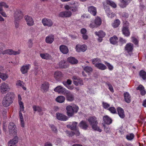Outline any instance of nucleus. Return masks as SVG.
Listing matches in <instances>:
<instances>
[{
  "label": "nucleus",
  "instance_id": "obj_1",
  "mask_svg": "<svg viewBox=\"0 0 146 146\" xmlns=\"http://www.w3.org/2000/svg\"><path fill=\"white\" fill-rule=\"evenodd\" d=\"M15 96L14 93L12 92H8L2 101V104L5 107L9 106L13 102L12 99Z\"/></svg>",
  "mask_w": 146,
  "mask_h": 146
},
{
  "label": "nucleus",
  "instance_id": "obj_2",
  "mask_svg": "<svg viewBox=\"0 0 146 146\" xmlns=\"http://www.w3.org/2000/svg\"><path fill=\"white\" fill-rule=\"evenodd\" d=\"M88 121L90 125L92 126L93 129L100 132L102 131V129L98 126V122L97 118L95 116L90 117L88 119Z\"/></svg>",
  "mask_w": 146,
  "mask_h": 146
},
{
  "label": "nucleus",
  "instance_id": "obj_3",
  "mask_svg": "<svg viewBox=\"0 0 146 146\" xmlns=\"http://www.w3.org/2000/svg\"><path fill=\"white\" fill-rule=\"evenodd\" d=\"M79 109L78 107L75 104L68 106L66 107L67 115L69 116H72L75 113H77Z\"/></svg>",
  "mask_w": 146,
  "mask_h": 146
},
{
  "label": "nucleus",
  "instance_id": "obj_4",
  "mask_svg": "<svg viewBox=\"0 0 146 146\" xmlns=\"http://www.w3.org/2000/svg\"><path fill=\"white\" fill-rule=\"evenodd\" d=\"M19 116L20 119V122L21 125V126L22 127H25V122L23 118V114L22 112L24 113V106L23 103L22 102H20L19 103Z\"/></svg>",
  "mask_w": 146,
  "mask_h": 146
},
{
  "label": "nucleus",
  "instance_id": "obj_5",
  "mask_svg": "<svg viewBox=\"0 0 146 146\" xmlns=\"http://www.w3.org/2000/svg\"><path fill=\"white\" fill-rule=\"evenodd\" d=\"M102 22L101 19L100 17H97L94 20L91 21L89 27L91 28H97L100 25Z\"/></svg>",
  "mask_w": 146,
  "mask_h": 146
},
{
  "label": "nucleus",
  "instance_id": "obj_6",
  "mask_svg": "<svg viewBox=\"0 0 146 146\" xmlns=\"http://www.w3.org/2000/svg\"><path fill=\"white\" fill-rule=\"evenodd\" d=\"M123 25L122 28V33L125 36H129L130 35V33L129 31V24L127 21H125L123 22Z\"/></svg>",
  "mask_w": 146,
  "mask_h": 146
},
{
  "label": "nucleus",
  "instance_id": "obj_7",
  "mask_svg": "<svg viewBox=\"0 0 146 146\" xmlns=\"http://www.w3.org/2000/svg\"><path fill=\"white\" fill-rule=\"evenodd\" d=\"M10 87L9 84L5 82L2 83L0 88V91L2 94H5L9 92L10 90Z\"/></svg>",
  "mask_w": 146,
  "mask_h": 146
},
{
  "label": "nucleus",
  "instance_id": "obj_8",
  "mask_svg": "<svg viewBox=\"0 0 146 146\" xmlns=\"http://www.w3.org/2000/svg\"><path fill=\"white\" fill-rule=\"evenodd\" d=\"M103 5L104 9L105 7H106L107 9L108 8L110 9L109 6L108 5H110L113 8H115L117 7L116 4L114 2L110 0H106L103 2Z\"/></svg>",
  "mask_w": 146,
  "mask_h": 146
},
{
  "label": "nucleus",
  "instance_id": "obj_9",
  "mask_svg": "<svg viewBox=\"0 0 146 146\" xmlns=\"http://www.w3.org/2000/svg\"><path fill=\"white\" fill-rule=\"evenodd\" d=\"M76 4L75 2L74 3H69V5L66 4L64 6V8L66 10H71L72 12H75L77 11L78 9V6L76 7L74 6L73 5Z\"/></svg>",
  "mask_w": 146,
  "mask_h": 146
},
{
  "label": "nucleus",
  "instance_id": "obj_10",
  "mask_svg": "<svg viewBox=\"0 0 146 146\" xmlns=\"http://www.w3.org/2000/svg\"><path fill=\"white\" fill-rule=\"evenodd\" d=\"M8 128L10 134L13 136H15L16 135L17 132L15 126L13 123H10L8 126Z\"/></svg>",
  "mask_w": 146,
  "mask_h": 146
},
{
  "label": "nucleus",
  "instance_id": "obj_11",
  "mask_svg": "<svg viewBox=\"0 0 146 146\" xmlns=\"http://www.w3.org/2000/svg\"><path fill=\"white\" fill-rule=\"evenodd\" d=\"M72 79L73 80V84L76 86L79 85L82 86L83 85L84 82L82 80L81 78L74 76L72 77Z\"/></svg>",
  "mask_w": 146,
  "mask_h": 146
},
{
  "label": "nucleus",
  "instance_id": "obj_12",
  "mask_svg": "<svg viewBox=\"0 0 146 146\" xmlns=\"http://www.w3.org/2000/svg\"><path fill=\"white\" fill-rule=\"evenodd\" d=\"M42 23L44 26L51 27L53 25L52 21L50 19L44 18L42 20Z\"/></svg>",
  "mask_w": 146,
  "mask_h": 146
},
{
  "label": "nucleus",
  "instance_id": "obj_13",
  "mask_svg": "<svg viewBox=\"0 0 146 146\" xmlns=\"http://www.w3.org/2000/svg\"><path fill=\"white\" fill-rule=\"evenodd\" d=\"M87 48V46L85 44H78L76 45L75 47L76 51L78 52H84L86 51Z\"/></svg>",
  "mask_w": 146,
  "mask_h": 146
},
{
  "label": "nucleus",
  "instance_id": "obj_14",
  "mask_svg": "<svg viewBox=\"0 0 146 146\" xmlns=\"http://www.w3.org/2000/svg\"><path fill=\"white\" fill-rule=\"evenodd\" d=\"M15 21H18L21 19L23 17V14L21 11L17 10L14 15Z\"/></svg>",
  "mask_w": 146,
  "mask_h": 146
},
{
  "label": "nucleus",
  "instance_id": "obj_15",
  "mask_svg": "<svg viewBox=\"0 0 146 146\" xmlns=\"http://www.w3.org/2000/svg\"><path fill=\"white\" fill-rule=\"evenodd\" d=\"M55 92H57L58 93L64 95L66 91H67L66 89L64 88L61 86H58L56 87L54 89Z\"/></svg>",
  "mask_w": 146,
  "mask_h": 146
},
{
  "label": "nucleus",
  "instance_id": "obj_16",
  "mask_svg": "<svg viewBox=\"0 0 146 146\" xmlns=\"http://www.w3.org/2000/svg\"><path fill=\"white\" fill-rule=\"evenodd\" d=\"M20 52V50H19L15 51L11 49H8L3 51L2 52V54H8L10 55H17L19 54Z\"/></svg>",
  "mask_w": 146,
  "mask_h": 146
},
{
  "label": "nucleus",
  "instance_id": "obj_17",
  "mask_svg": "<svg viewBox=\"0 0 146 146\" xmlns=\"http://www.w3.org/2000/svg\"><path fill=\"white\" fill-rule=\"evenodd\" d=\"M24 19L27 25L29 26H32L34 25V21L31 17L28 15H26L24 17Z\"/></svg>",
  "mask_w": 146,
  "mask_h": 146
},
{
  "label": "nucleus",
  "instance_id": "obj_18",
  "mask_svg": "<svg viewBox=\"0 0 146 146\" xmlns=\"http://www.w3.org/2000/svg\"><path fill=\"white\" fill-rule=\"evenodd\" d=\"M56 118L60 120L66 121L68 119V117L63 114L57 113L56 114Z\"/></svg>",
  "mask_w": 146,
  "mask_h": 146
},
{
  "label": "nucleus",
  "instance_id": "obj_19",
  "mask_svg": "<svg viewBox=\"0 0 146 146\" xmlns=\"http://www.w3.org/2000/svg\"><path fill=\"white\" fill-rule=\"evenodd\" d=\"M18 137H15L9 141L8 143V146H17L16 144L18 143Z\"/></svg>",
  "mask_w": 146,
  "mask_h": 146
},
{
  "label": "nucleus",
  "instance_id": "obj_20",
  "mask_svg": "<svg viewBox=\"0 0 146 146\" xmlns=\"http://www.w3.org/2000/svg\"><path fill=\"white\" fill-rule=\"evenodd\" d=\"M95 34L99 38L98 39L99 42H102V38L104 37L106 35L105 33L102 31H100L98 32H96L95 33Z\"/></svg>",
  "mask_w": 146,
  "mask_h": 146
},
{
  "label": "nucleus",
  "instance_id": "obj_21",
  "mask_svg": "<svg viewBox=\"0 0 146 146\" xmlns=\"http://www.w3.org/2000/svg\"><path fill=\"white\" fill-rule=\"evenodd\" d=\"M72 13L70 11H63L60 12L59 14V16L63 17H69L71 16Z\"/></svg>",
  "mask_w": 146,
  "mask_h": 146
},
{
  "label": "nucleus",
  "instance_id": "obj_22",
  "mask_svg": "<svg viewBox=\"0 0 146 146\" xmlns=\"http://www.w3.org/2000/svg\"><path fill=\"white\" fill-rule=\"evenodd\" d=\"M64 95L66 96L67 100L68 101H72L74 100L73 95L69 91L67 90Z\"/></svg>",
  "mask_w": 146,
  "mask_h": 146
},
{
  "label": "nucleus",
  "instance_id": "obj_23",
  "mask_svg": "<svg viewBox=\"0 0 146 146\" xmlns=\"http://www.w3.org/2000/svg\"><path fill=\"white\" fill-rule=\"evenodd\" d=\"M54 76L56 80H58L63 76V75L61 72L56 71L54 72Z\"/></svg>",
  "mask_w": 146,
  "mask_h": 146
},
{
  "label": "nucleus",
  "instance_id": "obj_24",
  "mask_svg": "<svg viewBox=\"0 0 146 146\" xmlns=\"http://www.w3.org/2000/svg\"><path fill=\"white\" fill-rule=\"evenodd\" d=\"M31 65L30 64H27L23 66L21 68V72L23 74L27 73Z\"/></svg>",
  "mask_w": 146,
  "mask_h": 146
},
{
  "label": "nucleus",
  "instance_id": "obj_25",
  "mask_svg": "<svg viewBox=\"0 0 146 146\" xmlns=\"http://www.w3.org/2000/svg\"><path fill=\"white\" fill-rule=\"evenodd\" d=\"M60 51L62 53L66 54L68 52V49L66 46L64 45H61L59 47Z\"/></svg>",
  "mask_w": 146,
  "mask_h": 146
},
{
  "label": "nucleus",
  "instance_id": "obj_26",
  "mask_svg": "<svg viewBox=\"0 0 146 146\" xmlns=\"http://www.w3.org/2000/svg\"><path fill=\"white\" fill-rule=\"evenodd\" d=\"M88 11L93 16H95L97 13V9L93 6H90L88 8Z\"/></svg>",
  "mask_w": 146,
  "mask_h": 146
},
{
  "label": "nucleus",
  "instance_id": "obj_27",
  "mask_svg": "<svg viewBox=\"0 0 146 146\" xmlns=\"http://www.w3.org/2000/svg\"><path fill=\"white\" fill-rule=\"evenodd\" d=\"M104 9L108 17L112 18L114 17L115 15V13L111 12L110 9H108V8L107 9L106 7H105Z\"/></svg>",
  "mask_w": 146,
  "mask_h": 146
},
{
  "label": "nucleus",
  "instance_id": "obj_28",
  "mask_svg": "<svg viewBox=\"0 0 146 146\" xmlns=\"http://www.w3.org/2000/svg\"><path fill=\"white\" fill-rule=\"evenodd\" d=\"M125 49L128 53L130 54V53H129L132 52L133 49V44L131 43L127 44L125 46Z\"/></svg>",
  "mask_w": 146,
  "mask_h": 146
},
{
  "label": "nucleus",
  "instance_id": "obj_29",
  "mask_svg": "<svg viewBox=\"0 0 146 146\" xmlns=\"http://www.w3.org/2000/svg\"><path fill=\"white\" fill-rule=\"evenodd\" d=\"M54 40V36L53 35H50L46 36L45 39V42L48 44L52 43Z\"/></svg>",
  "mask_w": 146,
  "mask_h": 146
},
{
  "label": "nucleus",
  "instance_id": "obj_30",
  "mask_svg": "<svg viewBox=\"0 0 146 146\" xmlns=\"http://www.w3.org/2000/svg\"><path fill=\"white\" fill-rule=\"evenodd\" d=\"M131 0H120V3L119 6L121 8H124L126 6Z\"/></svg>",
  "mask_w": 146,
  "mask_h": 146
},
{
  "label": "nucleus",
  "instance_id": "obj_31",
  "mask_svg": "<svg viewBox=\"0 0 146 146\" xmlns=\"http://www.w3.org/2000/svg\"><path fill=\"white\" fill-rule=\"evenodd\" d=\"M117 110L119 116L121 118H123L125 116L123 109L120 107H118L117 108Z\"/></svg>",
  "mask_w": 146,
  "mask_h": 146
},
{
  "label": "nucleus",
  "instance_id": "obj_32",
  "mask_svg": "<svg viewBox=\"0 0 146 146\" xmlns=\"http://www.w3.org/2000/svg\"><path fill=\"white\" fill-rule=\"evenodd\" d=\"M124 97L125 102L129 103L131 101V97L128 92H126L124 94Z\"/></svg>",
  "mask_w": 146,
  "mask_h": 146
},
{
  "label": "nucleus",
  "instance_id": "obj_33",
  "mask_svg": "<svg viewBox=\"0 0 146 146\" xmlns=\"http://www.w3.org/2000/svg\"><path fill=\"white\" fill-rule=\"evenodd\" d=\"M77 123L76 122H73L71 123V124L68 125L67 127L69 128L72 130H75L77 129Z\"/></svg>",
  "mask_w": 146,
  "mask_h": 146
},
{
  "label": "nucleus",
  "instance_id": "obj_34",
  "mask_svg": "<svg viewBox=\"0 0 146 146\" xmlns=\"http://www.w3.org/2000/svg\"><path fill=\"white\" fill-rule=\"evenodd\" d=\"M103 119L104 123L107 124H110L112 123V120L108 115L104 116Z\"/></svg>",
  "mask_w": 146,
  "mask_h": 146
},
{
  "label": "nucleus",
  "instance_id": "obj_35",
  "mask_svg": "<svg viewBox=\"0 0 146 146\" xmlns=\"http://www.w3.org/2000/svg\"><path fill=\"white\" fill-rule=\"evenodd\" d=\"M67 61L72 64H76L78 62L77 59L73 57H69L67 59Z\"/></svg>",
  "mask_w": 146,
  "mask_h": 146
},
{
  "label": "nucleus",
  "instance_id": "obj_36",
  "mask_svg": "<svg viewBox=\"0 0 146 146\" xmlns=\"http://www.w3.org/2000/svg\"><path fill=\"white\" fill-rule=\"evenodd\" d=\"M95 66L98 68L102 70H104L106 69V66L103 64L101 63L96 64Z\"/></svg>",
  "mask_w": 146,
  "mask_h": 146
},
{
  "label": "nucleus",
  "instance_id": "obj_37",
  "mask_svg": "<svg viewBox=\"0 0 146 146\" xmlns=\"http://www.w3.org/2000/svg\"><path fill=\"white\" fill-rule=\"evenodd\" d=\"M79 126L82 129L86 130L87 129L88 125L86 122L84 121H81L79 124Z\"/></svg>",
  "mask_w": 146,
  "mask_h": 146
},
{
  "label": "nucleus",
  "instance_id": "obj_38",
  "mask_svg": "<svg viewBox=\"0 0 146 146\" xmlns=\"http://www.w3.org/2000/svg\"><path fill=\"white\" fill-rule=\"evenodd\" d=\"M59 67L60 68H66L67 67V65L65 61L63 60H61L58 64Z\"/></svg>",
  "mask_w": 146,
  "mask_h": 146
},
{
  "label": "nucleus",
  "instance_id": "obj_39",
  "mask_svg": "<svg viewBox=\"0 0 146 146\" xmlns=\"http://www.w3.org/2000/svg\"><path fill=\"white\" fill-rule=\"evenodd\" d=\"M136 89L137 90H139L140 91L141 94L142 95H144L146 93L144 88L142 85H139L137 88Z\"/></svg>",
  "mask_w": 146,
  "mask_h": 146
},
{
  "label": "nucleus",
  "instance_id": "obj_40",
  "mask_svg": "<svg viewBox=\"0 0 146 146\" xmlns=\"http://www.w3.org/2000/svg\"><path fill=\"white\" fill-rule=\"evenodd\" d=\"M81 33L82 34V36L84 40H86L88 38V36L86 34V30L84 28L81 29Z\"/></svg>",
  "mask_w": 146,
  "mask_h": 146
},
{
  "label": "nucleus",
  "instance_id": "obj_41",
  "mask_svg": "<svg viewBox=\"0 0 146 146\" xmlns=\"http://www.w3.org/2000/svg\"><path fill=\"white\" fill-rule=\"evenodd\" d=\"M9 75L8 74L6 73H2L0 72V78L3 80L5 81L9 78Z\"/></svg>",
  "mask_w": 146,
  "mask_h": 146
},
{
  "label": "nucleus",
  "instance_id": "obj_42",
  "mask_svg": "<svg viewBox=\"0 0 146 146\" xmlns=\"http://www.w3.org/2000/svg\"><path fill=\"white\" fill-rule=\"evenodd\" d=\"M120 23V21L119 20L116 19L115 20L113 23H112V26L113 27L116 28L119 26Z\"/></svg>",
  "mask_w": 146,
  "mask_h": 146
},
{
  "label": "nucleus",
  "instance_id": "obj_43",
  "mask_svg": "<svg viewBox=\"0 0 146 146\" xmlns=\"http://www.w3.org/2000/svg\"><path fill=\"white\" fill-rule=\"evenodd\" d=\"M56 101L60 103H62L64 102L65 100V97L62 96H59L56 98Z\"/></svg>",
  "mask_w": 146,
  "mask_h": 146
},
{
  "label": "nucleus",
  "instance_id": "obj_44",
  "mask_svg": "<svg viewBox=\"0 0 146 146\" xmlns=\"http://www.w3.org/2000/svg\"><path fill=\"white\" fill-rule=\"evenodd\" d=\"M49 88V84L48 82H45L41 86V88L44 91H47Z\"/></svg>",
  "mask_w": 146,
  "mask_h": 146
},
{
  "label": "nucleus",
  "instance_id": "obj_45",
  "mask_svg": "<svg viewBox=\"0 0 146 146\" xmlns=\"http://www.w3.org/2000/svg\"><path fill=\"white\" fill-rule=\"evenodd\" d=\"M40 56L42 58L46 60L49 59L51 58L50 55L48 53L40 54Z\"/></svg>",
  "mask_w": 146,
  "mask_h": 146
},
{
  "label": "nucleus",
  "instance_id": "obj_46",
  "mask_svg": "<svg viewBox=\"0 0 146 146\" xmlns=\"http://www.w3.org/2000/svg\"><path fill=\"white\" fill-rule=\"evenodd\" d=\"M117 38L116 36H113L110 39V41L112 44H116L117 43Z\"/></svg>",
  "mask_w": 146,
  "mask_h": 146
},
{
  "label": "nucleus",
  "instance_id": "obj_47",
  "mask_svg": "<svg viewBox=\"0 0 146 146\" xmlns=\"http://www.w3.org/2000/svg\"><path fill=\"white\" fill-rule=\"evenodd\" d=\"M82 67L84 70L88 73L89 74L92 71V69L90 66H87L84 67L82 66Z\"/></svg>",
  "mask_w": 146,
  "mask_h": 146
},
{
  "label": "nucleus",
  "instance_id": "obj_48",
  "mask_svg": "<svg viewBox=\"0 0 146 146\" xmlns=\"http://www.w3.org/2000/svg\"><path fill=\"white\" fill-rule=\"evenodd\" d=\"M126 138L127 140L129 141H131L134 137V135L132 133H129L126 136Z\"/></svg>",
  "mask_w": 146,
  "mask_h": 146
},
{
  "label": "nucleus",
  "instance_id": "obj_49",
  "mask_svg": "<svg viewBox=\"0 0 146 146\" xmlns=\"http://www.w3.org/2000/svg\"><path fill=\"white\" fill-rule=\"evenodd\" d=\"M33 108L34 111H37L39 112L43 111L40 107L38 106H33Z\"/></svg>",
  "mask_w": 146,
  "mask_h": 146
},
{
  "label": "nucleus",
  "instance_id": "obj_50",
  "mask_svg": "<svg viewBox=\"0 0 146 146\" xmlns=\"http://www.w3.org/2000/svg\"><path fill=\"white\" fill-rule=\"evenodd\" d=\"M3 7L5 8H8L9 6L5 2H2L0 3V10L3 9Z\"/></svg>",
  "mask_w": 146,
  "mask_h": 146
},
{
  "label": "nucleus",
  "instance_id": "obj_51",
  "mask_svg": "<svg viewBox=\"0 0 146 146\" xmlns=\"http://www.w3.org/2000/svg\"><path fill=\"white\" fill-rule=\"evenodd\" d=\"M35 69L36 72V74H40L42 72V70L40 67H36L35 68Z\"/></svg>",
  "mask_w": 146,
  "mask_h": 146
},
{
  "label": "nucleus",
  "instance_id": "obj_52",
  "mask_svg": "<svg viewBox=\"0 0 146 146\" xmlns=\"http://www.w3.org/2000/svg\"><path fill=\"white\" fill-rule=\"evenodd\" d=\"M139 74L141 77L143 79H145L146 77V73L145 71L143 70H141L140 71Z\"/></svg>",
  "mask_w": 146,
  "mask_h": 146
},
{
  "label": "nucleus",
  "instance_id": "obj_53",
  "mask_svg": "<svg viewBox=\"0 0 146 146\" xmlns=\"http://www.w3.org/2000/svg\"><path fill=\"white\" fill-rule=\"evenodd\" d=\"M92 63L95 65L98 63H99V62H101L100 59L98 58L93 59L92 60Z\"/></svg>",
  "mask_w": 146,
  "mask_h": 146
},
{
  "label": "nucleus",
  "instance_id": "obj_54",
  "mask_svg": "<svg viewBox=\"0 0 146 146\" xmlns=\"http://www.w3.org/2000/svg\"><path fill=\"white\" fill-rule=\"evenodd\" d=\"M105 63L108 66L109 70H113V67L112 65L111 64L109 63H108L107 62H105Z\"/></svg>",
  "mask_w": 146,
  "mask_h": 146
},
{
  "label": "nucleus",
  "instance_id": "obj_55",
  "mask_svg": "<svg viewBox=\"0 0 146 146\" xmlns=\"http://www.w3.org/2000/svg\"><path fill=\"white\" fill-rule=\"evenodd\" d=\"M108 109L109 111L112 113H116V110L114 107H111L110 108Z\"/></svg>",
  "mask_w": 146,
  "mask_h": 146
},
{
  "label": "nucleus",
  "instance_id": "obj_56",
  "mask_svg": "<svg viewBox=\"0 0 146 146\" xmlns=\"http://www.w3.org/2000/svg\"><path fill=\"white\" fill-rule=\"evenodd\" d=\"M66 133L67 135L69 137H72L74 134V133L73 131H66Z\"/></svg>",
  "mask_w": 146,
  "mask_h": 146
},
{
  "label": "nucleus",
  "instance_id": "obj_57",
  "mask_svg": "<svg viewBox=\"0 0 146 146\" xmlns=\"http://www.w3.org/2000/svg\"><path fill=\"white\" fill-rule=\"evenodd\" d=\"M64 85L66 86L68 89L72 90L74 88V87L73 85H68L65 84V82L64 83Z\"/></svg>",
  "mask_w": 146,
  "mask_h": 146
},
{
  "label": "nucleus",
  "instance_id": "obj_58",
  "mask_svg": "<svg viewBox=\"0 0 146 146\" xmlns=\"http://www.w3.org/2000/svg\"><path fill=\"white\" fill-rule=\"evenodd\" d=\"M0 13L1 15L4 17H7V15L6 13L3 11V9L2 10H0Z\"/></svg>",
  "mask_w": 146,
  "mask_h": 146
},
{
  "label": "nucleus",
  "instance_id": "obj_59",
  "mask_svg": "<svg viewBox=\"0 0 146 146\" xmlns=\"http://www.w3.org/2000/svg\"><path fill=\"white\" fill-rule=\"evenodd\" d=\"M121 15L124 19L127 18L129 16L128 14L125 12L122 13Z\"/></svg>",
  "mask_w": 146,
  "mask_h": 146
},
{
  "label": "nucleus",
  "instance_id": "obj_60",
  "mask_svg": "<svg viewBox=\"0 0 146 146\" xmlns=\"http://www.w3.org/2000/svg\"><path fill=\"white\" fill-rule=\"evenodd\" d=\"M23 84V82L20 80H18L16 82L17 85L21 87Z\"/></svg>",
  "mask_w": 146,
  "mask_h": 146
},
{
  "label": "nucleus",
  "instance_id": "obj_61",
  "mask_svg": "<svg viewBox=\"0 0 146 146\" xmlns=\"http://www.w3.org/2000/svg\"><path fill=\"white\" fill-rule=\"evenodd\" d=\"M107 85L110 91L112 92H113V90L112 86L109 83L107 84Z\"/></svg>",
  "mask_w": 146,
  "mask_h": 146
},
{
  "label": "nucleus",
  "instance_id": "obj_62",
  "mask_svg": "<svg viewBox=\"0 0 146 146\" xmlns=\"http://www.w3.org/2000/svg\"><path fill=\"white\" fill-rule=\"evenodd\" d=\"M103 107L105 109L108 108L110 107V105L106 103H103Z\"/></svg>",
  "mask_w": 146,
  "mask_h": 146
},
{
  "label": "nucleus",
  "instance_id": "obj_63",
  "mask_svg": "<svg viewBox=\"0 0 146 146\" xmlns=\"http://www.w3.org/2000/svg\"><path fill=\"white\" fill-rule=\"evenodd\" d=\"M28 45L29 48H31L33 46L32 40L31 39L29 40L28 41Z\"/></svg>",
  "mask_w": 146,
  "mask_h": 146
},
{
  "label": "nucleus",
  "instance_id": "obj_64",
  "mask_svg": "<svg viewBox=\"0 0 146 146\" xmlns=\"http://www.w3.org/2000/svg\"><path fill=\"white\" fill-rule=\"evenodd\" d=\"M119 41L121 42V44L125 43L126 42V40L125 39L121 37L120 38Z\"/></svg>",
  "mask_w": 146,
  "mask_h": 146
}]
</instances>
